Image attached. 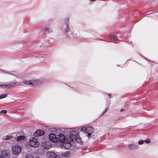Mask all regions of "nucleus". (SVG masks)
Segmentation results:
<instances>
[{
    "label": "nucleus",
    "mask_w": 158,
    "mask_h": 158,
    "mask_svg": "<svg viewBox=\"0 0 158 158\" xmlns=\"http://www.w3.org/2000/svg\"><path fill=\"white\" fill-rule=\"evenodd\" d=\"M29 144L31 147L36 148L39 146L40 143L36 138L31 137L29 140Z\"/></svg>",
    "instance_id": "1"
},
{
    "label": "nucleus",
    "mask_w": 158,
    "mask_h": 158,
    "mask_svg": "<svg viewBox=\"0 0 158 158\" xmlns=\"http://www.w3.org/2000/svg\"><path fill=\"white\" fill-rule=\"evenodd\" d=\"M70 136L75 138L78 142H80L81 140L78 135V133L76 131H71L70 132Z\"/></svg>",
    "instance_id": "2"
},
{
    "label": "nucleus",
    "mask_w": 158,
    "mask_h": 158,
    "mask_svg": "<svg viewBox=\"0 0 158 158\" xmlns=\"http://www.w3.org/2000/svg\"><path fill=\"white\" fill-rule=\"evenodd\" d=\"M67 141H66V142L64 143L62 146V148H64L66 149H69L71 147L70 142L71 141H72V139L71 137H69V138L67 139Z\"/></svg>",
    "instance_id": "3"
},
{
    "label": "nucleus",
    "mask_w": 158,
    "mask_h": 158,
    "mask_svg": "<svg viewBox=\"0 0 158 158\" xmlns=\"http://www.w3.org/2000/svg\"><path fill=\"white\" fill-rule=\"evenodd\" d=\"M21 147L18 145L14 146L12 149V152L15 155L19 154L21 152Z\"/></svg>",
    "instance_id": "4"
},
{
    "label": "nucleus",
    "mask_w": 158,
    "mask_h": 158,
    "mask_svg": "<svg viewBox=\"0 0 158 158\" xmlns=\"http://www.w3.org/2000/svg\"><path fill=\"white\" fill-rule=\"evenodd\" d=\"M23 83L27 85H32V86H35V85L38 84H39V81H24Z\"/></svg>",
    "instance_id": "5"
},
{
    "label": "nucleus",
    "mask_w": 158,
    "mask_h": 158,
    "mask_svg": "<svg viewBox=\"0 0 158 158\" xmlns=\"http://www.w3.org/2000/svg\"><path fill=\"white\" fill-rule=\"evenodd\" d=\"M44 134L45 132L43 130H37L34 133V135L35 137H38L39 136H42Z\"/></svg>",
    "instance_id": "6"
},
{
    "label": "nucleus",
    "mask_w": 158,
    "mask_h": 158,
    "mask_svg": "<svg viewBox=\"0 0 158 158\" xmlns=\"http://www.w3.org/2000/svg\"><path fill=\"white\" fill-rule=\"evenodd\" d=\"M49 139L53 142H56L57 141L58 139L56 138V135L54 134L51 133L49 135Z\"/></svg>",
    "instance_id": "7"
},
{
    "label": "nucleus",
    "mask_w": 158,
    "mask_h": 158,
    "mask_svg": "<svg viewBox=\"0 0 158 158\" xmlns=\"http://www.w3.org/2000/svg\"><path fill=\"white\" fill-rule=\"evenodd\" d=\"M0 156V158H9V154L7 151L6 150H3L2 151Z\"/></svg>",
    "instance_id": "8"
},
{
    "label": "nucleus",
    "mask_w": 158,
    "mask_h": 158,
    "mask_svg": "<svg viewBox=\"0 0 158 158\" xmlns=\"http://www.w3.org/2000/svg\"><path fill=\"white\" fill-rule=\"evenodd\" d=\"M46 156L48 158H56L57 155L52 152H48L46 153Z\"/></svg>",
    "instance_id": "9"
},
{
    "label": "nucleus",
    "mask_w": 158,
    "mask_h": 158,
    "mask_svg": "<svg viewBox=\"0 0 158 158\" xmlns=\"http://www.w3.org/2000/svg\"><path fill=\"white\" fill-rule=\"evenodd\" d=\"M58 139L60 143H63L65 141L66 139L64 135L60 134L59 135Z\"/></svg>",
    "instance_id": "10"
},
{
    "label": "nucleus",
    "mask_w": 158,
    "mask_h": 158,
    "mask_svg": "<svg viewBox=\"0 0 158 158\" xmlns=\"http://www.w3.org/2000/svg\"><path fill=\"white\" fill-rule=\"evenodd\" d=\"M16 84V82H15L6 85H1V86L3 87L9 88L14 86Z\"/></svg>",
    "instance_id": "11"
},
{
    "label": "nucleus",
    "mask_w": 158,
    "mask_h": 158,
    "mask_svg": "<svg viewBox=\"0 0 158 158\" xmlns=\"http://www.w3.org/2000/svg\"><path fill=\"white\" fill-rule=\"evenodd\" d=\"M128 146L129 148L131 149H134L138 148V146L134 144H130Z\"/></svg>",
    "instance_id": "12"
},
{
    "label": "nucleus",
    "mask_w": 158,
    "mask_h": 158,
    "mask_svg": "<svg viewBox=\"0 0 158 158\" xmlns=\"http://www.w3.org/2000/svg\"><path fill=\"white\" fill-rule=\"evenodd\" d=\"M94 131V129L91 127H87V133L90 132L93 133Z\"/></svg>",
    "instance_id": "13"
},
{
    "label": "nucleus",
    "mask_w": 158,
    "mask_h": 158,
    "mask_svg": "<svg viewBox=\"0 0 158 158\" xmlns=\"http://www.w3.org/2000/svg\"><path fill=\"white\" fill-rule=\"evenodd\" d=\"M11 138H12V137L11 136L6 135L4 136L3 137L2 139L4 140H6L8 139H10Z\"/></svg>",
    "instance_id": "14"
},
{
    "label": "nucleus",
    "mask_w": 158,
    "mask_h": 158,
    "mask_svg": "<svg viewBox=\"0 0 158 158\" xmlns=\"http://www.w3.org/2000/svg\"><path fill=\"white\" fill-rule=\"evenodd\" d=\"M25 138L24 136L21 135L17 137V140L18 141H21L24 139Z\"/></svg>",
    "instance_id": "15"
},
{
    "label": "nucleus",
    "mask_w": 158,
    "mask_h": 158,
    "mask_svg": "<svg viewBox=\"0 0 158 158\" xmlns=\"http://www.w3.org/2000/svg\"><path fill=\"white\" fill-rule=\"evenodd\" d=\"M110 38L111 39H114L115 41L117 40L118 39L117 36L116 35H110Z\"/></svg>",
    "instance_id": "16"
},
{
    "label": "nucleus",
    "mask_w": 158,
    "mask_h": 158,
    "mask_svg": "<svg viewBox=\"0 0 158 158\" xmlns=\"http://www.w3.org/2000/svg\"><path fill=\"white\" fill-rule=\"evenodd\" d=\"M70 154L68 152H66L64 153H63L62 154V155L64 156L67 157Z\"/></svg>",
    "instance_id": "17"
},
{
    "label": "nucleus",
    "mask_w": 158,
    "mask_h": 158,
    "mask_svg": "<svg viewBox=\"0 0 158 158\" xmlns=\"http://www.w3.org/2000/svg\"><path fill=\"white\" fill-rule=\"evenodd\" d=\"M7 95L6 94H2L0 96V99L6 97Z\"/></svg>",
    "instance_id": "18"
},
{
    "label": "nucleus",
    "mask_w": 158,
    "mask_h": 158,
    "mask_svg": "<svg viewBox=\"0 0 158 158\" xmlns=\"http://www.w3.org/2000/svg\"><path fill=\"white\" fill-rule=\"evenodd\" d=\"M87 127H84L81 128V130L87 133Z\"/></svg>",
    "instance_id": "19"
},
{
    "label": "nucleus",
    "mask_w": 158,
    "mask_h": 158,
    "mask_svg": "<svg viewBox=\"0 0 158 158\" xmlns=\"http://www.w3.org/2000/svg\"><path fill=\"white\" fill-rule=\"evenodd\" d=\"M7 113V111L5 110H1L0 112V114H6Z\"/></svg>",
    "instance_id": "20"
},
{
    "label": "nucleus",
    "mask_w": 158,
    "mask_h": 158,
    "mask_svg": "<svg viewBox=\"0 0 158 158\" xmlns=\"http://www.w3.org/2000/svg\"><path fill=\"white\" fill-rule=\"evenodd\" d=\"M25 158H33V157L31 155L29 154L26 156Z\"/></svg>",
    "instance_id": "21"
},
{
    "label": "nucleus",
    "mask_w": 158,
    "mask_h": 158,
    "mask_svg": "<svg viewBox=\"0 0 158 158\" xmlns=\"http://www.w3.org/2000/svg\"><path fill=\"white\" fill-rule=\"evenodd\" d=\"M144 142V141L143 140H140L139 141L138 143L139 144H142Z\"/></svg>",
    "instance_id": "22"
},
{
    "label": "nucleus",
    "mask_w": 158,
    "mask_h": 158,
    "mask_svg": "<svg viewBox=\"0 0 158 158\" xmlns=\"http://www.w3.org/2000/svg\"><path fill=\"white\" fill-rule=\"evenodd\" d=\"M144 141V142H145L147 143H149L150 142V140L149 139H148L147 140H146Z\"/></svg>",
    "instance_id": "23"
},
{
    "label": "nucleus",
    "mask_w": 158,
    "mask_h": 158,
    "mask_svg": "<svg viewBox=\"0 0 158 158\" xmlns=\"http://www.w3.org/2000/svg\"><path fill=\"white\" fill-rule=\"evenodd\" d=\"M88 137H90L91 136V134L92 133L88 132Z\"/></svg>",
    "instance_id": "24"
},
{
    "label": "nucleus",
    "mask_w": 158,
    "mask_h": 158,
    "mask_svg": "<svg viewBox=\"0 0 158 158\" xmlns=\"http://www.w3.org/2000/svg\"><path fill=\"white\" fill-rule=\"evenodd\" d=\"M108 96H109V97H110V98H112V95L110 94H108Z\"/></svg>",
    "instance_id": "25"
},
{
    "label": "nucleus",
    "mask_w": 158,
    "mask_h": 158,
    "mask_svg": "<svg viewBox=\"0 0 158 158\" xmlns=\"http://www.w3.org/2000/svg\"><path fill=\"white\" fill-rule=\"evenodd\" d=\"M106 110L103 112L102 114H103L104 113H105L106 112Z\"/></svg>",
    "instance_id": "26"
},
{
    "label": "nucleus",
    "mask_w": 158,
    "mask_h": 158,
    "mask_svg": "<svg viewBox=\"0 0 158 158\" xmlns=\"http://www.w3.org/2000/svg\"><path fill=\"white\" fill-rule=\"evenodd\" d=\"M123 111V109H122L121 110V111Z\"/></svg>",
    "instance_id": "27"
},
{
    "label": "nucleus",
    "mask_w": 158,
    "mask_h": 158,
    "mask_svg": "<svg viewBox=\"0 0 158 158\" xmlns=\"http://www.w3.org/2000/svg\"><path fill=\"white\" fill-rule=\"evenodd\" d=\"M66 20L67 21L68 20V19H66L65 20V21H66Z\"/></svg>",
    "instance_id": "28"
},
{
    "label": "nucleus",
    "mask_w": 158,
    "mask_h": 158,
    "mask_svg": "<svg viewBox=\"0 0 158 158\" xmlns=\"http://www.w3.org/2000/svg\"><path fill=\"white\" fill-rule=\"evenodd\" d=\"M90 0L91 1H95V0Z\"/></svg>",
    "instance_id": "29"
}]
</instances>
